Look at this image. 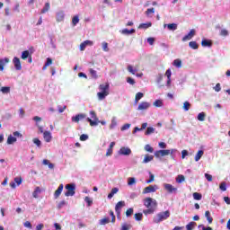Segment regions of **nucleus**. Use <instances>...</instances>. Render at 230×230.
<instances>
[{
    "label": "nucleus",
    "mask_w": 230,
    "mask_h": 230,
    "mask_svg": "<svg viewBox=\"0 0 230 230\" xmlns=\"http://www.w3.org/2000/svg\"><path fill=\"white\" fill-rule=\"evenodd\" d=\"M144 206L146 209L143 210L144 215H154L157 210V200L153 198L147 197L144 199Z\"/></svg>",
    "instance_id": "1"
},
{
    "label": "nucleus",
    "mask_w": 230,
    "mask_h": 230,
    "mask_svg": "<svg viewBox=\"0 0 230 230\" xmlns=\"http://www.w3.org/2000/svg\"><path fill=\"white\" fill-rule=\"evenodd\" d=\"M110 87H111V85L109 84V83L102 84L99 85V91H101L97 93L99 100H105V98H107V96H109Z\"/></svg>",
    "instance_id": "2"
},
{
    "label": "nucleus",
    "mask_w": 230,
    "mask_h": 230,
    "mask_svg": "<svg viewBox=\"0 0 230 230\" xmlns=\"http://www.w3.org/2000/svg\"><path fill=\"white\" fill-rule=\"evenodd\" d=\"M168 218H170V210L156 214V216L153 218V222L155 224H159L163 222V220H168Z\"/></svg>",
    "instance_id": "3"
},
{
    "label": "nucleus",
    "mask_w": 230,
    "mask_h": 230,
    "mask_svg": "<svg viewBox=\"0 0 230 230\" xmlns=\"http://www.w3.org/2000/svg\"><path fill=\"white\" fill-rule=\"evenodd\" d=\"M173 152H177L176 149H164V150H158L155 152V157H156L157 159L161 158V157H164L166 155H172L173 154Z\"/></svg>",
    "instance_id": "4"
},
{
    "label": "nucleus",
    "mask_w": 230,
    "mask_h": 230,
    "mask_svg": "<svg viewBox=\"0 0 230 230\" xmlns=\"http://www.w3.org/2000/svg\"><path fill=\"white\" fill-rule=\"evenodd\" d=\"M66 191L65 192L66 197H73L75 193L76 185L75 183L66 184L65 186Z\"/></svg>",
    "instance_id": "5"
},
{
    "label": "nucleus",
    "mask_w": 230,
    "mask_h": 230,
    "mask_svg": "<svg viewBox=\"0 0 230 230\" xmlns=\"http://www.w3.org/2000/svg\"><path fill=\"white\" fill-rule=\"evenodd\" d=\"M155 191H157V185H149L143 190V194L146 195V193H155Z\"/></svg>",
    "instance_id": "6"
},
{
    "label": "nucleus",
    "mask_w": 230,
    "mask_h": 230,
    "mask_svg": "<svg viewBox=\"0 0 230 230\" xmlns=\"http://www.w3.org/2000/svg\"><path fill=\"white\" fill-rule=\"evenodd\" d=\"M122 208H125V201H119L115 206V212L117 214V217H119V215H121Z\"/></svg>",
    "instance_id": "7"
},
{
    "label": "nucleus",
    "mask_w": 230,
    "mask_h": 230,
    "mask_svg": "<svg viewBox=\"0 0 230 230\" xmlns=\"http://www.w3.org/2000/svg\"><path fill=\"white\" fill-rule=\"evenodd\" d=\"M93 44H94V41L93 40H84L80 44V51H85V48H87V46H93Z\"/></svg>",
    "instance_id": "8"
},
{
    "label": "nucleus",
    "mask_w": 230,
    "mask_h": 230,
    "mask_svg": "<svg viewBox=\"0 0 230 230\" xmlns=\"http://www.w3.org/2000/svg\"><path fill=\"white\" fill-rule=\"evenodd\" d=\"M164 188L165 190H167V192L169 193H177V188L173 187L172 184L170 183H164Z\"/></svg>",
    "instance_id": "9"
},
{
    "label": "nucleus",
    "mask_w": 230,
    "mask_h": 230,
    "mask_svg": "<svg viewBox=\"0 0 230 230\" xmlns=\"http://www.w3.org/2000/svg\"><path fill=\"white\" fill-rule=\"evenodd\" d=\"M86 115L84 113H79L74 117H72L73 123H80L81 119H85Z\"/></svg>",
    "instance_id": "10"
},
{
    "label": "nucleus",
    "mask_w": 230,
    "mask_h": 230,
    "mask_svg": "<svg viewBox=\"0 0 230 230\" xmlns=\"http://www.w3.org/2000/svg\"><path fill=\"white\" fill-rule=\"evenodd\" d=\"M13 64L14 65L16 71H21V69H22V66L21 65V59H19V58L14 57L13 59Z\"/></svg>",
    "instance_id": "11"
},
{
    "label": "nucleus",
    "mask_w": 230,
    "mask_h": 230,
    "mask_svg": "<svg viewBox=\"0 0 230 230\" xmlns=\"http://www.w3.org/2000/svg\"><path fill=\"white\" fill-rule=\"evenodd\" d=\"M195 30L191 29L190 32L182 38V42H186V40H191V39L195 37Z\"/></svg>",
    "instance_id": "12"
},
{
    "label": "nucleus",
    "mask_w": 230,
    "mask_h": 230,
    "mask_svg": "<svg viewBox=\"0 0 230 230\" xmlns=\"http://www.w3.org/2000/svg\"><path fill=\"white\" fill-rule=\"evenodd\" d=\"M120 155H130L132 154V150L128 147H121L119 151Z\"/></svg>",
    "instance_id": "13"
},
{
    "label": "nucleus",
    "mask_w": 230,
    "mask_h": 230,
    "mask_svg": "<svg viewBox=\"0 0 230 230\" xmlns=\"http://www.w3.org/2000/svg\"><path fill=\"white\" fill-rule=\"evenodd\" d=\"M43 139L46 141V143H51V139H53V137L51 136V132L45 131L43 133Z\"/></svg>",
    "instance_id": "14"
},
{
    "label": "nucleus",
    "mask_w": 230,
    "mask_h": 230,
    "mask_svg": "<svg viewBox=\"0 0 230 230\" xmlns=\"http://www.w3.org/2000/svg\"><path fill=\"white\" fill-rule=\"evenodd\" d=\"M10 62V58H4L0 59V71H4V66Z\"/></svg>",
    "instance_id": "15"
},
{
    "label": "nucleus",
    "mask_w": 230,
    "mask_h": 230,
    "mask_svg": "<svg viewBox=\"0 0 230 230\" xmlns=\"http://www.w3.org/2000/svg\"><path fill=\"white\" fill-rule=\"evenodd\" d=\"M63 190H64V184L61 183L58 186V188L57 189V190L54 192L55 199H58V197H60V195L62 194Z\"/></svg>",
    "instance_id": "16"
},
{
    "label": "nucleus",
    "mask_w": 230,
    "mask_h": 230,
    "mask_svg": "<svg viewBox=\"0 0 230 230\" xmlns=\"http://www.w3.org/2000/svg\"><path fill=\"white\" fill-rule=\"evenodd\" d=\"M150 102H143L138 105V111H146V109H149Z\"/></svg>",
    "instance_id": "17"
},
{
    "label": "nucleus",
    "mask_w": 230,
    "mask_h": 230,
    "mask_svg": "<svg viewBox=\"0 0 230 230\" xmlns=\"http://www.w3.org/2000/svg\"><path fill=\"white\" fill-rule=\"evenodd\" d=\"M201 46L203 48H211L213 46V41H211V40H203L201 41Z\"/></svg>",
    "instance_id": "18"
},
{
    "label": "nucleus",
    "mask_w": 230,
    "mask_h": 230,
    "mask_svg": "<svg viewBox=\"0 0 230 230\" xmlns=\"http://www.w3.org/2000/svg\"><path fill=\"white\" fill-rule=\"evenodd\" d=\"M138 69H139L138 66H137L135 68L131 65L128 66V73H131V75H136V73H137Z\"/></svg>",
    "instance_id": "19"
},
{
    "label": "nucleus",
    "mask_w": 230,
    "mask_h": 230,
    "mask_svg": "<svg viewBox=\"0 0 230 230\" xmlns=\"http://www.w3.org/2000/svg\"><path fill=\"white\" fill-rule=\"evenodd\" d=\"M152 27V22H146V23H140L138 28L140 30H148V28H151Z\"/></svg>",
    "instance_id": "20"
},
{
    "label": "nucleus",
    "mask_w": 230,
    "mask_h": 230,
    "mask_svg": "<svg viewBox=\"0 0 230 230\" xmlns=\"http://www.w3.org/2000/svg\"><path fill=\"white\" fill-rule=\"evenodd\" d=\"M202 155H204V150H199L194 157L196 163H198V161H200V159L202 158Z\"/></svg>",
    "instance_id": "21"
},
{
    "label": "nucleus",
    "mask_w": 230,
    "mask_h": 230,
    "mask_svg": "<svg viewBox=\"0 0 230 230\" xmlns=\"http://www.w3.org/2000/svg\"><path fill=\"white\" fill-rule=\"evenodd\" d=\"M64 17H65L64 12L58 13L56 16L57 22H62V21H64Z\"/></svg>",
    "instance_id": "22"
},
{
    "label": "nucleus",
    "mask_w": 230,
    "mask_h": 230,
    "mask_svg": "<svg viewBox=\"0 0 230 230\" xmlns=\"http://www.w3.org/2000/svg\"><path fill=\"white\" fill-rule=\"evenodd\" d=\"M13 143H17V138L10 135L7 138V145H13Z\"/></svg>",
    "instance_id": "23"
},
{
    "label": "nucleus",
    "mask_w": 230,
    "mask_h": 230,
    "mask_svg": "<svg viewBox=\"0 0 230 230\" xmlns=\"http://www.w3.org/2000/svg\"><path fill=\"white\" fill-rule=\"evenodd\" d=\"M41 192L42 190H40V187H36L32 193V197H34V199H39V194Z\"/></svg>",
    "instance_id": "24"
},
{
    "label": "nucleus",
    "mask_w": 230,
    "mask_h": 230,
    "mask_svg": "<svg viewBox=\"0 0 230 230\" xmlns=\"http://www.w3.org/2000/svg\"><path fill=\"white\" fill-rule=\"evenodd\" d=\"M205 217H206L208 224H213V217H211V213L208 210H207L205 212Z\"/></svg>",
    "instance_id": "25"
},
{
    "label": "nucleus",
    "mask_w": 230,
    "mask_h": 230,
    "mask_svg": "<svg viewBox=\"0 0 230 230\" xmlns=\"http://www.w3.org/2000/svg\"><path fill=\"white\" fill-rule=\"evenodd\" d=\"M150 161H154V155H146L143 163L146 164V163H150Z\"/></svg>",
    "instance_id": "26"
},
{
    "label": "nucleus",
    "mask_w": 230,
    "mask_h": 230,
    "mask_svg": "<svg viewBox=\"0 0 230 230\" xmlns=\"http://www.w3.org/2000/svg\"><path fill=\"white\" fill-rule=\"evenodd\" d=\"M189 47L191 49H199V43H197V41H190L189 42Z\"/></svg>",
    "instance_id": "27"
},
{
    "label": "nucleus",
    "mask_w": 230,
    "mask_h": 230,
    "mask_svg": "<svg viewBox=\"0 0 230 230\" xmlns=\"http://www.w3.org/2000/svg\"><path fill=\"white\" fill-rule=\"evenodd\" d=\"M86 121H89L90 127H96L98 123H100V120H94V119L93 120L90 118H87Z\"/></svg>",
    "instance_id": "28"
},
{
    "label": "nucleus",
    "mask_w": 230,
    "mask_h": 230,
    "mask_svg": "<svg viewBox=\"0 0 230 230\" xmlns=\"http://www.w3.org/2000/svg\"><path fill=\"white\" fill-rule=\"evenodd\" d=\"M198 120L199 121H205L206 120V113L204 111L198 114Z\"/></svg>",
    "instance_id": "29"
},
{
    "label": "nucleus",
    "mask_w": 230,
    "mask_h": 230,
    "mask_svg": "<svg viewBox=\"0 0 230 230\" xmlns=\"http://www.w3.org/2000/svg\"><path fill=\"white\" fill-rule=\"evenodd\" d=\"M122 33H124V35H131V33H136V30L135 29H124L122 30Z\"/></svg>",
    "instance_id": "30"
},
{
    "label": "nucleus",
    "mask_w": 230,
    "mask_h": 230,
    "mask_svg": "<svg viewBox=\"0 0 230 230\" xmlns=\"http://www.w3.org/2000/svg\"><path fill=\"white\" fill-rule=\"evenodd\" d=\"M167 28L171 31H175V30H177V24L176 23H168Z\"/></svg>",
    "instance_id": "31"
},
{
    "label": "nucleus",
    "mask_w": 230,
    "mask_h": 230,
    "mask_svg": "<svg viewBox=\"0 0 230 230\" xmlns=\"http://www.w3.org/2000/svg\"><path fill=\"white\" fill-rule=\"evenodd\" d=\"M89 73H90L92 78H94L95 80H96V78H98V74H97L96 70L90 68Z\"/></svg>",
    "instance_id": "32"
},
{
    "label": "nucleus",
    "mask_w": 230,
    "mask_h": 230,
    "mask_svg": "<svg viewBox=\"0 0 230 230\" xmlns=\"http://www.w3.org/2000/svg\"><path fill=\"white\" fill-rule=\"evenodd\" d=\"M192 197H193L194 200H202V194H200L199 192H194L192 194Z\"/></svg>",
    "instance_id": "33"
},
{
    "label": "nucleus",
    "mask_w": 230,
    "mask_h": 230,
    "mask_svg": "<svg viewBox=\"0 0 230 230\" xmlns=\"http://www.w3.org/2000/svg\"><path fill=\"white\" fill-rule=\"evenodd\" d=\"M186 178L184 177V175L180 174L176 178V182H178V184H181V182H184Z\"/></svg>",
    "instance_id": "34"
},
{
    "label": "nucleus",
    "mask_w": 230,
    "mask_h": 230,
    "mask_svg": "<svg viewBox=\"0 0 230 230\" xmlns=\"http://www.w3.org/2000/svg\"><path fill=\"white\" fill-rule=\"evenodd\" d=\"M197 226L196 222H190L186 226L187 230H193V228Z\"/></svg>",
    "instance_id": "35"
},
{
    "label": "nucleus",
    "mask_w": 230,
    "mask_h": 230,
    "mask_svg": "<svg viewBox=\"0 0 230 230\" xmlns=\"http://www.w3.org/2000/svg\"><path fill=\"white\" fill-rule=\"evenodd\" d=\"M84 202H86L88 208H91V206H93V199L89 196H86L84 198Z\"/></svg>",
    "instance_id": "36"
},
{
    "label": "nucleus",
    "mask_w": 230,
    "mask_h": 230,
    "mask_svg": "<svg viewBox=\"0 0 230 230\" xmlns=\"http://www.w3.org/2000/svg\"><path fill=\"white\" fill-rule=\"evenodd\" d=\"M49 8H51L49 3H46L43 10H41V13H46L47 12H49Z\"/></svg>",
    "instance_id": "37"
},
{
    "label": "nucleus",
    "mask_w": 230,
    "mask_h": 230,
    "mask_svg": "<svg viewBox=\"0 0 230 230\" xmlns=\"http://www.w3.org/2000/svg\"><path fill=\"white\" fill-rule=\"evenodd\" d=\"M143 96H145V94H143L141 92H138L135 96V102L137 103V102H139Z\"/></svg>",
    "instance_id": "38"
},
{
    "label": "nucleus",
    "mask_w": 230,
    "mask_h": 230,
    "mask_svg": "<svg viewBox=\"0 0 230 230\" xmlns=\"http://www.w3.org/2000/svg\"><path fill=\"white\" fill-rule=\"evenodd\" d=\"M53 64V59L51 58H48L45 65L43 66V69H47L48 66H51Z\"/></svg>",
    "instance_id": "39"
},
{
    "label": "nucleus",
    "mask_w": 230,
    "mask_h": 230,
    "mask_svg": "<svg viewBox=\"0 0 230 230\" xmlns=\"http://www.w3.org/2000/svg\"><path fill=\"white\" fill-rule=\"evenodd\" d=\"M154 132H155V128L148 127L146 131V136H150V134H154Z\"/></svg>",
    "instance_id": "40"
},
{
    "label": "nucleus",
    "mask_w": 230,
    "mask_h": 230,
    "mask_svg": "<svg viewBox=\"0 0 230 230\" xmlns=\"http://www.w3.org/2000/svg\"><path fill=\"white\" fill-rule=\"evenodd\" d=\"M80 22V19L78 18V15H75L72 19V24L73 26H76Z\"/></svg>",
    "instance_id": "41"
},
{
    "label": "nucleus",
    "mask_w": 230,
    "mask_h": 230,
    "mask_svg": "<svg viewBox=\"0 0 230 230\" xmlns=\"http://www.w3.org/2000/svg\"><path fill=\"white\" fill-rule=\"evenodd\" d=\"M30 57V51L29 50H24L22 53V60H26V58H28Z\"/></svg>",
    "instance_id": "42"
},
{
    "label": "nucleus",
    "mask_w": 230,
    "mask_h": 230,
    "mask_svg": "<svg viewBox=\"0 0 230 230\" xmlns=\"http://www.w3.org/2000/svg\"><path fill=\"white\" fill-rule=\"evenodd\" d=\"M152 13H155V8H154V7L149 8V9H147V10L146 11V15L147 17H149L150 14H152Z\"/></svg>",
    "instance_id": "43"
},
{
    "label": "nucleus",
    "mask_w": 230,
    "mask_h": 230,
    "mask_svg": "<svg viewBox=\"0 0 230 230\" xmlns=\"http://www.w3.org/2000/svg\"><path fill=\"white\" fill-rule=\"evenodd\" d=\"M109 222H111L109 217H104V218L100 220V225L101 226H105L106 224H109Z\"/></svg>",
    "instance_id": "44"
},
{
    "label": "nucleus",
    "mask_w": 230,
    "mask_h": 230,
    "mask_svg": "<svg viewBox=\"0 0 230 230\" xmlns=\"http://www.w3.org/2000/svg\"><path fill=\"white\" fill-rule=\"evenodd\" d=\"M64 206H67V201L66 200H62L58 204V209H62V208H64Z\"/></svg>",
    "instance_id": "45"
},
{
    "label": "nucleus",
    "mask_w": 230,
    "mask_h": 230,
    "mask_svg": "<svg viewBox=\"0 0 230 230\" xmlns=\"http://www.w3.org/2000/svg\"><path fill=\"white\" fill-rule=\"evenodd\" d=\"M145 150L146 152H149L150 154H153L154 153V147H152L150 145H146L145 146Z\"/></svg>",
    "instance_id": "46"
},
{
    "label": "nucleus",
    "mask_w": 230,
    "mask_h": 230,
    "mask_svg": "<svg viewBox=\"0 0 230 230\" xmlns=\"http://www.w3.org/2000/svg\"><path fill=\"white\" fill-rule=\"evenodd\" d=\"M173 66L176 67H181L182 66V61L181 59H175L173 61Z\"/></svg>",
    "instance_id": "47"
},
{
    "label": "nucleus",
    "mask_w": 230,
    "mask_h": 230,
    "mask_svg": "<svg viewBox=\"0 0 230 230\" xmlns=\"http://www.w3.org/2000/svg\"><path fill=\"white\" fill-rule=\"evenodd\" d=\"M1 92L4 93V94H8V93H10V87L9 86H3L1 88Z\"/></svg>",
    "instance_id": "48"
},
{
    "label": "nucleus",
    "mask_w": 230,
    "mask_h": 230,
    "mask_svg": "<svg viewBox=\"0 0 230 230\" xmlns=\"http://www.w3.org/2000/svg\"><path fill=\"white\" fill-rule=\"evenodd\" d=\"M132 215H134V208H128L127 211H126V217H132Z\"/></svg>",
    "instance_id": "49"
},
{
    "label": "nucleus",
    "mask_w": 230,
    "mask_h": 230,
    "mask_svg": "<svg viewBox=\"0 0 230 230\" xmlns=\"http://www.w3.org/2000/svg\"><path fill=\"white\" fill-rule=\"evenodd\" d=\"M132 229V225L123 224L120 230H130Z\"/></svg>",
    "instance_id": "50"
},
{
    "label": "nucleus",
    "mask_w": 230,
    "mask_h": 230,
    "mask_svg": "<svg viewBox=\"0 0 230 230\" xmlns=\"http://www.w3.org/2000/svg\"><path fill=\"white\" fill-rule=\"evenodd\" d=\"M135 219H136L137 222H140V220H143V214H141V213H136V214H135Z\"/></svg>",
    "instance_id": "51"
},
{
    "label": "nucleus",
    "mask_w": 230,
    "mask_h": 230,
    "mask_svg": "<svg viewBox=\"0 0 230 230\" xmlns=\"http://www.w3.org/2000/svg\"><path fill=\"white\" fill-rule=\"evenodd\" d=\"M134 184H136V178H133V177L128 178V186H132V185H134Z\"/></svg>",
    "instance_id": "52"
},
{
    "label": "nucleus",
    "mask_w": 230,
    "mask_h": 230,
    "mask_svg": "<svg viewBox=\"0 0 230 230\" xmlns=\"http://www.w3.org/2000/svg\"><path fill=\"white\" fill-rule=\"evenodd\" d=\"M153 105H154L155 107H163V101H161V100H156V101H155V102L153 103Z\"/></svg>",
    "instance_id": "53"
},
{
    "label": "nucleus",
    "mask_w": 230,
    "mask_h": 230,
    "mask_svg": "<svg viewBox=\"0 0 230 230\" xmlns=\"http://www.w3.org/2000/svg\"><path fill=\"white\" fill-rule=\"evenodd\" d=\"M190 107H191V104L189 102H185L183 103V110L184 111H190Z\"/></svg>",
    "instance_id": "54"
},
{
    "label": "nucleus",
    "mask_w": 230,
    "mask_h": 230,
    "mask_svg": "<svg viewBox=\"0 0 230 230\" xmlns=\"http://www.w3.org/2000/svg\"><path fill=\"white\" fill-rule=\"evenodd\" d=\"M90 116L92 119L98 121V117L96 116V112L94 111H90Z\"/></svg>",
    "instance_id": "55"
},
{
    "label": "nucleus",
    "mask_w": 230,
    "mask_h": 230,
    "mask_svg": "<svg viewBox=\"0 0 230 230\" xmlns=\"http://www.w3.org/2000/svg\"><path fill=\"white\" fill-rule=\"evenodd\" d=\"M14 182L17 184V186H21V184H22V178L15 177L14 178Z\"/></svg>",
    "instance_id": "56"
},
{
    "label": "nucleus",
    "mask_w": 230,
    "mask_h": 230,
    "mask_svg": "<svg viewBox=\"0 0 230 230\" xmlns=\"http://www.w3.org/2000/svg\"><path fill=\"white\" fill-rule=\"evenodd\" d=\"M32 141L38 147H40V145H42V142H40V139L39 138H33Z\"/></svg>",
    "instance_id": "57"
},
{
    "label": "nucleus",
    "mask_w": 230,
    "mask_h": 230,
    "mask_svg": "<svg viewBox=\"0 0 230 230\" xmlns=\"http://www.w3.org/2000/svg\"><path fill=\"white\" fill-rule=\"evenodd\" d=\"M219 190H221V191H226L227 187L226 185V182H221L219 185Z\"/></svg>",
    "instance_id": "58"
},
{
    "label": "nucleus",
    "mask_w": 230,
    "mask_h": 230,
    "mask_svg": "<svg viewBox=\"0 0 230 230\" xmlns=\"http://www.w3.org/2000/svg\"><path fill=\"white\" fill-rule=\"evenodd\" d=\"M220 35H221V37H227V35H229V31L226 29H223L220 31Z\"/></svg>",
    "instance_id": "59"
},
{
    "label": "nucleus",
    "mask_w": 230,
    "mask_h": 230,
    "mask_svg": "<svg viewBox=\"0 0 230 230\" xmlns=\"http://www.w3.org/2000/svg\"><path fill=\"white\" fill-rule=\"evenodd\" d=\"M102 49H103V51L108 52L109 51V43L103 41L102 42Z\"/></svg>",
    "instance_id": "60"
},
{
    "label": "nucleus",
    "mask_w": 230,
    "mask_h": 230,
    "mask_svg": "<svg viewBox=\"0 0 230 230\" xmlns=\"http://www.w3.org/2000/svg\"><path fill=\"white\" fill-rule=\"evenodd\" d=\"M149 174H150L149 180L146 181L147 184H150L151 182H154V181H155L154 174L152 172H149Z\"/></svg>",
    "instance_id": "61"
},
{
    "label": "nucleus",
    "mask_w": 230,
    "mask_h": 230,
    "mask_svg": "<svg viewBox=\"0 0 230 230\" xmlns=\"http://www.w3.org/2000/svg\"><path fill=\"white\" fill-rule=\"evenodd\" d=\"M127 82L130 85H134L136 84V81L132 77H127Z\"/></svg>",
    "instance_id": "62"
},
{
    "label": "nucleus",
    "mask_w": 230,
    "mask_h": 230,
    "mask_svg": "<svg viewBox=\"0 0 230 230\" xmlns=\"http://www.w3.org/2000/svg\"><path fill=\"white\" fill-rule=\"evenodd\" d=\"M87 139H89V136H87L86 134H83L80 136V141H87Z\"/></svg>",
    "instance_id": "63"
},
{
    "label": "nucleus",
    "mask_w": 230,
    "mask_h": 230,
    "mask_svg": "<svg viewBox=\"0 0 230 230\" xmlns=\"http://www.w3.org/2000/svg\"><path fill=\"white\" fill-rule=\"evenodd\" d=\"M147 42L150 46H154V42H155V38H147Z\"/></svg>",
    "instance_id": "64"
}]
</instances>
